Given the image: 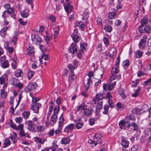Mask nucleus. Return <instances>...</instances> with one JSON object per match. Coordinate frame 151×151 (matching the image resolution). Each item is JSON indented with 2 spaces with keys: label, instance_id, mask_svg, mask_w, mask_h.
<instances>
[{
  "label": "nucleus",
  "instance_id": "f03ea898",
  "mask_svg": "<svg viewBox=\"0 0 151 151\" xmlns=\"http://www.w3.org/2000/svg\"><path fill=\"white\" fill-rule=\"evenodd\" d=\"M32 40L34 44L39 45L42 41L40 37L38 35H32L31 36Z\"/></svg>",
  "mask_w": 151,
  "mask_h": 151
},
{
  "label": "nucleus",
  "instance_id": "79ce46f5",
  "mask_svg": "<svg viewBox=\"0 0 151 151\" xmlns=\"http://www.w3.org/2000/svg\"><path fill=\"white\" fill-rule=\"evenodd\" d=\"M7 96L6 93L4 89H2L1 91V97L5 99L6 98Z\"/></svg>",
  "mask_w": 151,
  "mask_h": 151
},
{
  "label": "nucleus",
  "instance_id": "e433bc0d",
  "mask_svg": "<svg viewBox=\"0 0 151 151\" xmlns=\"http://www.w3.org/2000/svg\"><path fill=\"white\" fill-rule=\"evenodd\" d=\"M17 137V134L15 133H14V134L13 135H10V136L9 137V138L11 139L14 141V143H15L16 142V139Z\"/></svg>",
  "mask_w": 151,
  "mask_h": 151
},
{
  "label": "nucleus",
  "instance_id": "4be33fe9",
  "mask_svg": "<svg viewBox=\"0 0 151 151\" xmlns=\"http://www.w3.org/2000/svg\"><path fill=\"white\" fill-rule=\"evenodd\" d=\"M1 63V66L4 68H8L9 66V64L8 60L3 61Z\"/></svg>",
  "mask_w": 151,
  "mask_h": 151
},
{
  "label": "nucleus",
  "instance_id": "4468645a",
  "mask_svg": "<svg viewBox=\"0 0 151 151\" xmlns=\"http://www.w3.org/2000/svg\"><path fill=\"white\" fill-rule=\"evenodd\" d=\"M21 16L23 18H27L29 15V11L25 9L21 13Z\"/></svg>",
  "mask_w": 151,
  "mask_h": 151
},
{
  "label": "nucleus",
  "instance_id": "cd10ccee",
  "mask_svg": "<svg viewBox=\"0 0 151 151\" xmlns=\"http://www.w3.org/2000/svg\"><path fill=\"white\" fill-rule=\"evenodd\" d=\"M142 109H138V108H135L131 110V112L132 114L135 115H137L139 112H140Z\"/></svg>",
  "mask_w": 151,
  "mask_h": 151
},
{
  "label": "nucleus",
  "instance_id": "13d9d810",
  "mask_svg": "<svg viewBox=\"0 0 151 151\" xmlns=\"http://www.w3.org/2000/svg\"><path fill=\"white\" fill-rule=\"evenodd\" d=\"M18 21L23 26L25 25L27 23V22L26 21L24 22L22 20V19L21 18H20L19 19Z\"/></svg>",
  "mask_w": 151,
  "mask_h": 151
},
{
  "label": "nucleus",
  "instance_id": "412c9836",
  "mask_svg": "<svg viewBox=\"0 0 151 151\" xmlns=\"http://www.w3.org/2000/svg\"><path fill=\"white\" fill-rule=\"evenodd\" d=\"M104 98V95L101 93H98L96 94V99L97 101H99V100H101Z\"/></svg>",
  "mask_w": 151,
  "mask_h": 151
},
{
  "label": "nucleus",
  "instance_id": "7ed1b4c3",
  "mask_svg": "<svg viewBox=\"0 0 151 151\" xmlns=\"http://www.w3.org/2000/svg\"><path fill=\"white\" fill-rule=\"evenodd\" d=\"M116 85V82H114L113 83H111L109 84L104 83L103 85V90L105 91L112 90Z\"/></svg>",
  "mask_w": 151,
  "mask_h": 151
},
{
  "label": "nucleus",
  "instance_id": "bb28decb",
  "mask_svg": "<svg viewBox=\"0 0 151 151\" xmlns=\"http://www.w3.org/2000/svg\"><path fill=\"white\" fill-rule=\"evenodd\" d=\"M71 36L74 42H78L79 41V37L78 35L73 34L71 35Z\"/></svg>",
  "mask_w": 151,
  "mask_h": 151
},
{
  "label": "nucleus",
  "instance_id": "774afa93",
  "mask_svg": "<svg viewBox=\"0 0 151 151\" xmlns=\"http://www.w3.org/2000/svg\"><path fill=\"white\" fill-rule=\"evenodd\" d=\"M42 58L45 60H47L49 59V56L48 55L43 54L42 56Z\"/></svg>",
  "mask_w": 151,
  "mask_h": 151
},
{
  "label": "nucleus",
  "instance_id": "c756f323",
  "mask_svg": "<svg viewBox=\"0 0 151 151\" xmlns=\"http://www.w3.org/2000/svg\"><path fill=\"white\" fill-rule=\"evenodd\" d=\"M15 76L17 77L23 76V72L22 71L18 70L16 71Z\"/></svg>",
  "mask_w": 151,
  "mask_h": 151
},
{
  "label": "nucleus",
  "instance_id": "f704fd0d",
  "mask_svg": "<svg viewBox=\"0 0 151 151\" xmlns=\"http://www.w3.org/2000/svg\"><path fill=\"white\" fill-rule=\"evenodd\" d=\"M104 111L103 112V114H107L108 112L109 106L107 105H105L104 107Z\"/></svg>",
  "mask_w": 151,
  "mask_h": 151
},
{
  "label": "nucleus",
  "instance_id": "6ab92c4d",
  "mask_svg": "<svg viewBox=\"0 0 151 151\" xmlns=\"http://www.w3.org/2000/svg\"><path fill=\"white\" fill-rule=\"evenodd\" d=\"M8 79L7 76L6 74H4L1 77V84L5 83L6 80Z\"/></svg>",
  "mask_w": 151,
  "mask_h": 151
},
{
  "label": "nucleus",
  "instance_id": "37998d69",
  "mask_svg": "<svg viewBox=\"0 0 151 151\" xmlns=\"http://www.w3.org/2000/svg\"><path fill=\"white\" fill-rule=\"evenodd\" d=\"M87 44L86 43H82L80 44L81 49V51L82 52H83L84 51L86 50L85 47L87 46Z\"/></svg>",
  "mask_w": 151,
  "mask_h": 151
},
{
  "label": "nucleus",
  "instance_id": "a878e982",
  "mask_svg": "<svg viewBox=\"0 0 151 151\" xmlns=\"http://www.w3.org/2000/svg\"><path fill=\"white\" fill-rule=\"evenodd\" d=\"M87 81L88 83L87 84L85 85V87L86 90H88L89 89L90 84L92 83V81L91 79V78H89L87 80Z\"/></svg>",
  "mask_w": 151,
  "mask_h": 151
},
{
  "label": "nucleus",
  "instance_id": "72a5a7b5",
  "mask_svg": "<svg viewBox=\"0 0 151 151\" xmlns=\"http://www.w3.org/2000/svg\"><path fill=\"white\" fill-rule=\"evenodd\" d=\"M112 29V27L109 25L106 26L104 28V29L105 30V32H111Z\"/></svg>",
  "mask_w": 151,
  "mask_h": 151
},
{
  "label": "nucleus",
  "instance_id": "58836bf2",
  "mask_svg": "<svg viewBox=\"0 0 151 151\" xmlns=\"http://www.w3.org/2000/svg\"><path fill=\"white\" fill-rule=\"evenodd\" d=\"M35 74L34 71L29 70L27 73L28 78L30 80Z\"/></svg>",
  "mask_w": 151,
  "mask_h": 151
},
{
  "label": "nucleus",
  "instance_id": "1a4fd4ad",
  "mask_svg": "<svg viewBox=\"0 0 151 151\" xmlns=\"http://www.w3.org/2000/svg\"><path fill=\"white\" fill-rule=\"evenodd\" d=\"M121 139V144L125 148L129 146V141L125 139L123 137H122Z\"/></svg>",
  "mask_w": 151,
  "mask_h": 151
},
{
  "label": "nucleus",
  "instance_id": "dca6fc26",
  "mask_svg": "<svg viewBox=\"0 0 151 151\" xmlns=\"http://www.w3.org/2000/svg\"><path fill=\"white\" fill-rule=\"evenodd\" d=\"M8 27H6L1 30V35L3 37H5L6 35V32L8 29Z\"/></svg>",
  "mask_w": 151,
  "mask_h": 151
},
{
  "label": "nucleus",
  "instance_id": "423d86ee",
  "mask_svg": "<svg viewBox=\"0 0 151 151\" xmlns=\"http://www.w3.org/2000/svg\"><path fill=\"white\" fill-rule=\"evenodd\" d=\"M41 105L39 103H36L31 106V109L36 113L39 112V109L41 106Z\"/></svg>",
  "mask_w": 151,
  "mask_h": 151
},
{
  "label": "nucleus",
  "instance_id": "0e129e2a",
  "mask_svg": "<svg viewBox=\"0 0 151 151\" xmlns=\"http://www.w3.org/2000/svg\"><path fill=\"white\" fill-rule=\"evenodd\" d=\"M68 67L71 72H73L74 69H75V67L71 64L69 65L68 66Z\"/></svg>",
  "mask_w": 151,
  "mask_h": 151
},
{
  "label": "nucleus",
  "instance_id": "f257e3e1",
  "mask_svg": "<svg viewBox=\"0 0 151 151\" xmlns=\"http://www.w3.org/2000/svg\"><path fill=\"white\" fill-rule=\"evenodd\" d=\"M148 22V19L145 18H144L141 21V25L138 28V30L140 33L145 32L148 33L151 32V27L147 25Z\"/></svg>",
  "mask_w": 151,
  "mask_h": 151
},
{
  "label": "nucleus",
  "instance_id": "9d476101",
  "mask_svg": "<svg viewBox=\"0 0 151 151\" xmlns=\"http://www.w3.org/2000/svg\"><path fill=\"white\" fill-rule=\"evenodd\" d=\"M74 124L71 123L68 125L64 129V132H67L71 130H72L74 127Z\"/></svg>",
  "mask_w": 151,
  "mask_h": 151
},
{
  "label": "nucleus",
  "instance_id": "de8ad7c7",
  "mask_svg": "<svg viewBox=\"0 0 151 151\" xmlns=\"http://www.w3.org/2000/svg\"><path fill=\"white\" fill-rule=\"evenodd\" d=\"M62 115H61V116L59 118L60 121L59 122L58 125H61V127H63V123L65 121L64 118L62 116Z\"/></svg>",
  "mask_w": 151,
  "mask_h": 151
},
{
  "label": "nucleus",
  "instance_id": "2f4dec72",
  "mask_svg": "<svg viewBox=\"0 0 151 151\" xmlns=\"http://www.w3.org/2000/svg\"><path fill=\"white\" fill-rule=\"evenodd\" d=\"M115 51V49L114 47L111 48L109 51V56L111 58H113L114 57Z\"/></svg>",
  "mask_w": 151,
  "mask_h": 151
},
{
  "label": "nucleus",
  "instance_id": "39448f33",
  "mask_svg": "<svg viewBox=\"0 0 151 151\" xmlns=\"http://www.w3.org/2000/svg\"><path fill=\"white\" fill-rule=\"evenodd\" d=\"M38 86L35 82L30 83L26 87L27 91L29 92L31 90L35 89Z\"/></svg>",
  "mask_w": 151,
  "mask_h": 151
},
{
  "label": "nucleus",
  "instance_id": "5fc2aeb1",
  "mask_svg": "<svg viewBox=\"0 0 151 151\" xmlns=\"http://www.w3.org/2000/svg\"><path fill=\"white\" fill-rule=\"evenodd\" d=\"M102 19L101 18L98 17L96 19V22L97 24L100 26H101L102 27Z\"/></svg>",
  "mask_w": 151,
  "mask_h": 151
},
{
  "label": "nucleus",
  "instance_id": "4c0bfd02",
  "mask_svg": "<svg viewBox=\"0 0 151 151\" xmlns=\"http://www.w3.org/2000/svg\"><path fill=\"white\" fill-rule=\"evenodd\" d=\"M4 146H3L4 148H5L9 145H10V140L8 139H5L4 143Z\"/></svg>",
  "mask_w": 151,
  "mask_h": 151
},
{
  "label": "nucleus",
  "instance_id": "864d4df0",
  "mask_svg": "<svg viewBox=\"0 0 151 151\" xmlns=\"http://www.w3.org/2000/svg\"><path fill=\"white\" fill-rule=\"evenodd\" d=\"M15 87L18 88L19 89H21L23 88V85L22 84L20 83V81H19Z\"/></svg>",
  "mask_w": 151,
  "mask_h": 151
},
{
  "label": "nucleus",
  "instance_id": "aec40b11",
  "mask_svg": "<svg viewBox=\"0 0 151 151\" xmlns=\"http://www.w3.org/2000/svg\"><path fill=\"white\" fill-rule=\"evenodd\" d=\"M119 93L121 96L124 99L126 97V96L124 93V89L123 88H120L118 90Z\"/></svg>",
  "mask_w": 151,
  "mask_h": 151
},
{
  "label": "nucleus",
  "instance_id": "603ef678",
  "mask_svg": "<svg viewBox=\"0 0 151 151\" xmlns=\"http://www.w3.org/2000/svg\"><path fill=\"white\" fill-rule=\"evenodd\" d=\"M83 125V123H78L76 125V127L77 129L81 128Z\"/></svg>",
  "mask_w": 151,
  "mask_h": 151
},
{
  "label": "nucleus",
  "instance_id": "7c9ffc66",
  "mask_svg": "<svg viewBox=\"0 0 151 151\" xmlns=\"http://www.w3.org/2000/svg\"><path fill=\"white\" fill-rule=\"evenodd\" d=\"M121 78V75L119 74L118 75L115 74L112 75L111 77V81L113 80L114 79H117L118 80L120 79Z\"/></svg>",
  "mask_w": 151,
  "mask_h": 151
},
{
  "label": "nucleus",
  "instance_id": "ddd939ff",
  "mask_svg": "<svg viewBox=\"0 0 151 151\" xmlns=\"http://www.w3.org/2000/svg\"><path fill=\"white\" fill-rule=\"evenodd\" d=\"M64 8L67 13H68L69 12H71L73 6L68 3L66 5L64 6Z\"/></svg>",
  "mask_w": 151,
  "mask_h": 151
},
{
  "label": "nucleus",
  "instance_id": "680f3d73",
  "mask_svg": "<svg viewBox=\"0 0 151 151\" xmlns=\"http://www.w3.org/2000/svg\"><path fill=\"white\" fill-rule=\"evenodd\" d=\"M6 49L8 50L9 53H11L13 52L14 48L13 47H9L8 46H7Z\"/></svg>",
  "mask_w": 151,
  "mask_h": 151
},
{
  "label": "nucleus",
  "instance_id": "b1692460",
  "mask_svg": "<svg viewBox=\"0 0 151 151\" xmlns=\"http://www.w3.org/2000/svg\"><path fill=\"white\" fill-rule=\"evenodd\" d=\"M129 123V121L127 122H125V121L124 120H123L120 121L119 123V125L120 127L121 128H122L125 126V124Z\"/></svg>",
  "mask_w": 151,
  "mask_h": 151
},
{
  "label": "nucleus",
  "instance_id": "a19ab883",
  "mask_svg": "<svg viewBox=\"0 0 151 151\" xmlns=\"http://www.w3.org/2000/svg\"><path fill=\"white\" fill-rule=\"evenodd\" d=\"M111 71L112 75L116 74L118 73L119 72V70L115 68H112L111 70Z\"/></svg>",
  "mask_w": 151,
  "mask_h": 151
},
{
  "label": "nucleus",
  "instance_id": "3c124183",
  "mask_svg": "<svg viewBox=\"0 0 151 151\" xmlns=\"http://www.w3.org/2000/svg\"><path fill=\"white\" fill-rule=\"evenodd\" d=\"M9 14L8 12L6 10L4 11L3 13L2 14V17L4 19H6V18L8 17V14Z\"/></svg>",
  "mask_w": 151,
  "mask_h": 151
},
{
  "label": "nucleus",
  "instance_id": "69168bd1",
  "mask_svg": "<svg viewBox=\"0 0 151 151\" xmlns=\"http://www.w3.org/2000/svg\"><path fill=\"white\" fill-rule=\"evenodd\" d=\"M142 52L140 51H138L136 53V55L137 58L141 57L142 56Z\"/></svg>",
  "mask_w": 151,
  "mask_h": 151
},
{
  "label": "nucleus",
  "instance_id": "ea45409f",
  "mask_svg": "<svg viewBox=\"0 0 151 151\" xmlns=\"http://www.w3.org/2000/svg\"><path fill=\"white\" fill-rule=\"evenodd\" d=\"M125 118L127 119L130 120L132 121H135L136 119L135 116L132 114H130L129 116H126L125 117Z\"/></svg>",
  "mask_w": 151,
  "mask_h": 151
},
{
  "label": "nucleus",
  "instance_id": "6e6d98bb",
  "mask_svg": "<svg viewBox=\"0 0 151 151\" xmlns=\"http://www.w3.org/2000/svg\"><path fill=\"white\" fill-rule=\"evenodd\" d=\"M54 103H53V101H51L50 102V107H49V111H53V108L54 106Z\"/></svg>",
  "mask_w": 151,
  "mask_h": 151
},
{
  "label": "nucleus",
  "instance_id": "473e14b6",
  "mask_svg": "<svg viewBox=\"0 0 151 151\" xmlns=\"http://www.w3.org/2000/svg\"><path fill=\"white\" fill-rule=\"evenodd\" d=\"M51 121L54 123V124L58 120L57 114H52L51 116Z\"/></svg>",
  "mask_w": 151,
  "mask_h": 151
},
{
  "label": "nucleus",
  "instance_id": "9b49d317",
  "mask_svg": "<svg viewBox=\"0 0 151 151\" xmlns=\"http://www.w3.org/2000/svg\"><path fill=\"white\" fill-rule=\"evenodd\" d=\"M59 30L60 27L59 26H57L54 28V38H56L58 36Z\"/></svg>",
  "mask_w": 151,
  "mask_h": 151
},
{
  "label": "nucleus",
  "instance_id": "c9c22d12",
  "mask_svg": "<svg viewBox=\"0 0 151 151\" xmlns=\"http://www.w3.org/2000/svg\"><path fill=\"white\" fill-rule=\"evenodd\" d=\"M30 114L29 111H25L22 114V116L25 119H27L29 117Z\"/></svg>",
  "mask_w": 151,
  "mask_h": 151
},
{
  "label": "nucleus",
  "instance_id": "052dcab7",
  "mask_svg": "<svg viewBox=\"0 0 151 151\" xmlns=\"http://www.w3.org/2000/svg\"><path fill=\"white\" fill-rule=\"evenodd\" d=\"M15 120L17 123H20L22 122V118L21 117H17L15 119Z\"/></svg>",
  "mask_w": 151,
  "mask_h": 151
},
{
  "label": "nucleus",
  "instance_id": "5701e85b",
  "mask_svg": "<svg viewBox=\"0 0 151 151\" xmlns=\"http://www.w3.org/2000/svg\"><path fill=\"white\" fill-rule=\"evenodd\" d=\"M35 139L36 142H38L39 143L42 144H43L44 142L46 141V139H45L44 138L42 139L38 137H35Z\"/></svg>",
  "mask_w": 151,
  "mask_h": 151
},
{
  "label": "nucleus",
  "instance_id": "e2e57ef3",
  "mask_svg": "<svg viewBox=\"0 0 151 151\" xmlns=\"http://www.w3.org/2000/svg\"><path fill=\"white\" fill-rule=\"evenodd\" d=\"M27 51L30 53H32L34 52V49L32 47H29L27 49Z\"/></svg>",
  "mask_w": 151,
  "mask_h": 151
},
{
  "label": "nucleus",
  "instance_id": "393cba45",
  "mask_svg": "<svg viewBox=\"0 0 151 151\" xmlns=\"http://www.w3.org/2000/svg\"><path fill=\"white\" fill-rule=\"evenodd\" d=\"M102 137V135L98 133H96L93 136L94 139L97 140V142L101 139Z\"/></svg>",
  "mask_w": 151,
  "mask_h": 151
},
{
  "label": "nucleus",
  "instance_id": "f8f14e48",
  "mask_svg": "<svg viewBox=\"0 0 151 151\" xmlns=\"http://www.w3.org/2000/svg\"><path fill=\"white\" fill-rule=\"evenodd\" d=\"M70 142V139L69 137L63 138L61 141V144L63 145H66L69 144Z\"/></svg>",
  "mask_w": 151,
  "mask_h": 151
},
{
  "label": "nucleus",
  "instance_id": "49530a36",
  "mask_svg": "<svg viewBox=\"0 0 151 151\" xmlns=\"http://www.w3.org/2000/svg\"><path fill=\"white\" fill-rule=\"evenodd\" d=\"M60 109V106L59 105L55 106L54 107V114H57L58 113Z\"/></svg>",
  "mask_w": 151,
  "mask_h": 151
},
{
  "label": "nucleus",
  "instance_id": "2eb2a0df",
  "mask_svg": "<svg viewBox=\"0 0 151 151\" xmlns=\"http://www.w3.org/2000/svg\"><path fill=\"white\" fill-rule=\"evenodd\" d=\"M88 23L87 21L83 22L81 21H79L78 23V26L79 28L83 29L86 25Z\"/></svg>",
  "mask_w": 151,
  "mask_h": 151
},
{
  "label": "nucleus",
  "instance_id": "20e7f679",
  "mask_svg": "<svg viewBox=\"0 0 151 151\" xmlns=\"http://www.w3.org/2000/svg\"><path fill=\"white\" fill-rule=\"evenodd\" d=\"M146 36H144L143 39H141L139 44V46L140 49H143L146 45V42L147 40Z\"/></svg>",
  "mask_w": 151,
  "mask_h": 151
},
{
  "label": "nucleus",
  "instance_id": "0eeeda50",
  "mask_svg": "<svg viewBox=\"0 0 151 151\" xmlns=\"http://www.w3.org/2000/svg\"><path fill=\"white\" fill-rule=\"evenodd\" d=\"M27 123L28 125V129L32 132L35 131V126L34 123L31 121H28Z\"/></svg>",
  "mask_w": 151,
  "mask_h": 151
},
{
  "label": "nucleus",
  "instance_id": "a18cd8bd",
  "mask_svg": "<svg viewBox=\"0 0 151 151\" xmlns=\"http://www.w3.org/2000/svg\"><path fill=\"white\" fill-rule=\"evenodd\" d=\"M74 73L73 72H71L70 73L69 77L68 78V79L70 82L72 81L74 79Z\"/></svg>",
  "mask_w": 151,
  "mask_h": 151
},
{
  "label": "nucleus",
  "instance_id": "a211bd4d",
  "mask_svg": "<svg viewBox=\"0 0 151 151\" xmlns=\"http://www.w3.org/2000/svg\"><path fill=\"white\" fill-rule=\"evenodd\" d=\"M10 81L12 85L15 87L17 84H18L19 81L18 79H16L14 78H12L11 79Z\"/></svg>",
  "mask_w": 151,
  "mask_h": 151
},
{
  "label": "nucleus",
  "instance_id": "09e8293b",
  "mask_svg": "<svg viewBox=\"0 0 151 151\" xmlns=\"http://www.w3.org/2000/svg\"><path fill=\"white\" fill-rule=\"evenodd\" d=\"M62 127H61V125H58V129L55 130V132L56 134H58L60 133L61 132L62 129Z\"/></svg>",
  "mask_w": 151,
  "mask_h": 151
},
{
  "label": "nucleus",
  "instance_id": "8fccbe9b",
  "mask_svg": "<svg viewBox=\"0 0 151 151\" xmlns=\"http://www.w3.org/2000/svg\"><path fill=\"white\" fill-rule=\"evenodd\" d=\"M89 17V15L87 12H84L83 15L82 20H84L87 19Z\"/></svg>",
  "mask_w": 151,
  "mask_h": 151
},
{
  "label": "nucleus",
  "instance_id": "bf43d9fd",
  "mask_svg": "<svg viewBox=\"0 0 151 151\" xmlns=\"http://www.w3.org/2000/svg\"><path fill=\"white\" fill-rule=\"evenodd\" d=\"M19 134L20 135L21 137H25L26 135V133H25L23 130H21L19 131Z\"/></svg>",
  "mask_w": 151,
  "mask_h": 151
},
{
  "label": "nucleus",
  "instance_id": "6e6552de",
  "mask_svg": "<svg viewBox=\"0 0 151 151\" xmlns=\"http://www.w3.org/2000/svg\"><path fill=\"white\" fill-rule=\"evenodd\" d=\"M69 49V51L73 54L77 53V48L75 43H72Z\"/></svg>",
  "mask_w": 151,
  "mask_h": 151
},
{
  "label": "nucleus",
  "instance_id": "c03bdc74",
  "mask_svg": "<svg viewBox=\"0 0 151 151\" xmlns=\"http://www.w3.org/2000/svg\"><path fill=\"white\" fill-rule=\"evenodd\" d=\"M130 125L131 126L133 127H134V130L135 131L137 130L138 127L137 125L135 122H133L132 123H130Z\"/></svg>",
  "mask_w": 151,
  "mask_h": 151
},
{
  "label": "nucleus",
  "instance_id": "f3484780",
  "mask_svg": "<svg viewBox=\"0 0 151 151\" xmlns=\"http://www.w3.org/2000/svg\"><path fill=\"white\" fill-rule=\"evenodd\" d=\"M98 103H97V105L96 106L95 111L96 112L98 111V109H99V111H100V109L102 108V104L103 102L102 101L100 102L98 101Z\"/></svg>",
  "mask_w": 151,
  "mask_h": 151
},
{
  "label": "nucleus",
  "instance_id": "4d7b16f0",
  "mask_svg": "<svg viewBox=\"0 0 151 151\" xmlns=\"http://www.w3.org/2000/svg\"><path fill=\"white\" fill-rule=\"evenodd\" d=\"M116 14L114 12H111L109 13L108 16L109 18L110 19H113L114 18Z\"/></svg>",
  "mask_w": 151,
  "mask_h": 151
},
{
  "label": "nucleus",
  "instance_id": "c85d7f7f",
  "mask_svg": "<svg viewBox=\"0 0 151 151\" xmlns=\"http://www.w3.org/2000/svg\"><path fill=\"white\" fill-rule=\"evenodd\" d=\"M83 114L87 116H89L92 114L91 111L89 109H85L84 110Z\"/></svg>",
  "mask_w": 151,
  "mask_h": 151
},
{
  "label": "nucleus",
  "instance_id": "338daca9",
  "mask_svg": "<svg viewBox=\"0 0 151 151\" xmlns=\"http://www.w3.org/2000/svg\"><path fill=\"white\" fill-rule=\"evenodd\" d=\"M62 99L60 97H58L57 98L56 101V103L58 104V105L60 106L62 102Z\"/></svg>",
  "mask_w": 151,
  "mask_h": 151
}]
</instances>
